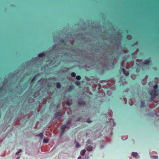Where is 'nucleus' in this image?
<instances>
[{
	"mask_svg": "<svg viewBox=\"0 0 159 159\" xmlns=\"http://www.w3.org/2000/svg\"><path fill=\"white\" fill-rule=\"evenodd\" d=\"M66 128H69V126H67L66 125H64L61 126V135L63 134L65 131V129Z\"/></svg>",
	"mask_w": 159,
	"mask_h": 159,
	"instance_id": "2",
	"label": "nucleus"
},
{
	"mask_svg": "<svg viewBox=\"0 0 159 159\" xmlns=\"http://www.w3.org/2000/svg\"><path fill=\"white\" fill-rule=\"evenodd\" d=\"M19 158H20V157H17L16 159H19Z\"/></svg>",
	"mask_w": 159,
	"mask_h": 159,
	"instance_id": "31",
	"label": "nucleus"
},
{
	"mask_svg": "<svg viewBox=\"0 0 159 159\" xmlns=\"http://www.w3.org/2000/svg\"><path fill=\"white\" fill-rule=\"evenodd\" d=\"M75 143L76 144V148H79L80 147V145L79 143H78L77 142H76V141H75Z\"/></svg>",
	"mask_w": 159,
	"mask_h": 159,
	"instance_id": "13",
	"label": "nucleus"
},
{
	"mask_svg": "<svg viewBox=\"0 0 159 159\" xmlns=\"http://www.w3.org/2000/svg\"><path fill=\"white\" fill-rule=\"evenodd\" d=\"M77 159H82V157L81 156H79Z\"/></svg>",
	"mask_w": 159,
	"mask_h": 159,
	"instance_id": "30",
	"label": "nucleus"
},
{
	"mask_svg": "<svg viewBox=\"0 0 159 159\" xmlns=\"http://www.w3.org/2000/svg\"><path fill=\"white\" fill-rule=\"evenodd\" d=\"M150 62H151L150 61V60H145L143 62V64L144 65H148V64H149L150 63Z\"/></svg>",
	"mask_w": 159,
	"mask_h": 159,
	"instance_id": "5",
	"label": "nucleus"
},
{
	"mask_svg": "<svg viewBox=\"0 0 159 159\" xmlns=\"http://www.w3.org/2000/svg\"><path fill=\"white\" fill-rule=\"evenodd\" d=\"M45 53L43 52H42L40 53L39 54L38 56L40 57H43L45 55Z\"/></svg>",
	"mask_w": 159,
	"mask_h": 159,
	"instance_id": "8",
	"label": "nucleus"
},
{
	"mask_svg": "<svg viewBox=\"0 0 159 159\" xmlns=\"http://www.w3.org/2000/svg\"><path fill=\"white\" fill-rule=\"evenodd\" d=\"M121 70L122 71H123V73L125 75H126L127 76L129 74V72L128 71L125 70L124 68H121Z\"/></svg>",
	"mask_w": 159,
	"mask_h": 159,
	"instance_id": "3",
	"label": "nucleus"
},
{
	"mask_svg": "<svg viewBox=\"0 0 159 159\" xmlns=\"http://www.w3.org/2000/svg\"><path fill=\"white\" fill-rule=\"evenodd\" d=\"M76 74L75 72H72L71 74V75L72 77H75Z\"/></svg>",
	"mask_w": 159,
	"mask_h": 159,
	"instance_id": "18",
	"label": "nucleus"
},
{
	"mask_svg": "<svg viewBox=\"0 0 159 159\" xmlns=\"http://www.w3.org/2000/svg\"><path fill=\"white\" fill-rule=\"evenodd\" d=\"M76 79L77 80H79L81 79V77L80 76L77 75L76 77Z\"/></svg>",
	"mask_w": 159,
	"mask_h": 159,
	"instance_id": "21",
	"label": "nucleus"
},
{
	"mask_svg": "<svg viewBox=\"0 0 159 159\" xmlns=\"http://www.w3.org/2000/svg\"><path fill=\"white\" fill-rule=\"evenodd\" d=\"M37 136H39L41 139H42L43 136V133H41L37 135Z\"/></svg>",
	"mask_w": 159,
	"mask_h": 159,
	"instance_id": "14",
	"label": "nucleus"
},
{
	"mask_svg": "<svg viewBox=\"0 0 159 159\" xmlns=\"http://www.w3.org/2000/svg\"><path fill=\"white\" fill-rule=\"evenodd\" d=\"M153 158H155V159H158V157L157 156H155L152 157Z\"/></svg>",
	"mask_w": 159,
	"mask_h": 159,
	"instance_id": "28",
	"label": "nucleus"
},
{
	"mask_svg": "<svg viewBox=\"0 0 159 159\" xmlns=\"http://www.w3.org/2000/svg\"><path fill=\"white\" fill-rule=\"evenodd\" d=\"M61 116V115H60L59 113V112H56L55 114V116L56 118H57L58 117Z\"/></svg>",
	"mask_w": 159,
	"mask_h": 159,
	"instance_id": "11",
	"label": "nucleus"
},
{
	"mask_svg": "<svg viewBox=\"0 0 159 159\" xmlns=\"http://www.w3.org/2000/svg\"><path fill=\"white\" fill-rule=\"evenodd\" d=\"M21 151H22V150L21 149H20L18 152H17L16 153V155L20 153V152H21Z\"/></svg>",
	"mask_w": 159,
	"mask_h": 159,
	"instance_id": "22",
	"label": "nucleus"
},
{
	"mask_svg": "<svg viewBox=\"0 0 159 159\" xmlns=\"http://www.w3.org/2000/svg\"><path fill=\"white\" fill-rule=\"evenodd\" d=\"M144 103L143 101H141V103L140 107H144Z\"/></svg>",
	"mask_w": 159,
	"mask_h": 159,
	"instance_id": "15",
	"label": "nucleus"
},
{
	"mask_svg": "<svg viewBox=\"0 0 159 159\" xmlns=\"http://www.w3.org/2000/svg\"><path fill=\"white\" fill-rule=\"evenodd\" d=\"M49 141V140L48 139V138H45L43 139V142L44 143H48Z\"/></svg>",
	"mask_w": 159,
	"mask_h": 159,
	"instance_id": "10",
	"label": "nucleus"
},
{
	"mask_svg": "<svg viewBox=\"0 0 159 159\" xmlns=\"http://www.w3.org/2000/svg\"><path fill=\"white\" fill-rule=\"evenodd\" d=\"M93 149V147L91 146H88L87 147V150L88 151H91Z\"/></svg>",
	"mask_w": 159,
	"mask_h": 159,
	"instance_id": "6",
	"label": "nucleus"
},
{
	"mask_svg": "<svg viewBox=\"0 0 159 159\" xmlns=\"http://www.w3.org/2000/svg\"><path fill=\"white\" fill-rule=\"evenodd\" d=\"M87 143L88 144H90L91 143V142H90V141L89 140H88L87 141Z\"/></svg>",
	"mask_w": 159,
	"mask_h": 159,
	"instance_id": "29",
	"label": "nucleus"
},
{
	"mask_svg": "<svg viewBox=\"0 0 159 159\" xmlns=\"http://www.w3.org/2000/svg\"><path fill=\"white\" fill-rule=\"evenodd\" d=\"M74 89V87H73V86H70V87L69 88V89Z\"/></svg>",
	"mask_w": 159,
	"mask_h": 159,
	"instance_id": "27",
	"label": "nucleus"
},
{
	"mask_svg": "<svg viewBox=\"0 0 159 159\" xmlns=\"http://www.w3.org/2000/svg\"><path fill=\"white\" fill-rule=\"evenodd\" d=\"M85 152H86L85 150V149L83 150L81 152V155L82 156L84 155Z\"/></svg>",
	"mask_w": 159,
	"mask_h": 159,
	"instance_id": "9",
	"label": "nucleus"
},
{
	"mask_svg": "<svg viewBox=\"0 0 159 159\" xmlns=\"http://www.w3.org/2000/svg\"><path fill=\"white\" fill-rule=\"evenodd\" d=\"M138 153L137 152H133L132 153V156L134 157H136L137 156Z\"/></svg>",
	"mask_w": 159,
	"mask_h": 159,
	"instance_id": "12",
	"label": "nucleus"
},
{
	"mask_svg": "<svg viewBox=\"0 0 159 159\" xmlns=\"http://www.w3.org/2000/svg\"><path fill=\"white\" fill-rule=\"evenodd\" d=\"M71 123V121L70 120H69L67 122L66 124L67 125H70Z\"/></svg>",
	"mask_w": 159,
	"mask_h": 159,
	"instance_id": "23",
	"label": "nucleus"
},
{
	"mask_svg": "<svg viewBox=\"0 0 159 159\" xmlns=\"http://www.w3.org/2000/svg\"><path fill=\"white\" fill-rule=\"evenodd\" d=\"M38 75H36L34 78L32 80V82H33L35 80V79H36V76H37Z\"/></svg>",
	"mask_w": 159,
	"mask_h": 159,
	"instance_id": "24",
	"label": "nucleus"
},
{
	"mask_svg": "<svg viewBox=\"0 0 159 159\" xmlns=\"http://www.w3.org/2000/svg\"><path fill=\"white\" fill-rule=\"evenodd\" d=\"M158 85L157 84H155L154 86H153V88L154 89H157L158 88Z\"/></svg>",
	"mask_w": 159,
	"mask_h": 159,
	"instance_id": "20",
	"label": "nucleus"
},
{
	"mask_svg": "<svg viewBox=\"0 0 159 159\" xmlns=\"http://www.w3.org/2000/svg\"><path fill=\"white\" fill-rule=\"evenodd\" d=\"M75 85H77V86H79V85L80 84V82L79 81H76L75 82Z\"/></svg>",
	"mask_w": 159,
	"mask_h": 159,
	"instance_id": "16",
	"label": "nucleus"
},
{
	"mask_svg": "<svg viewBox=\"0 0 159 159\" xmlns=\"http://www.w3.org/2000/svg\"><path fill=\"white\" fill-rule=\"evenodd\" d=\"M87 122L88 123H90L91 122V121L90 119H88L87 120Z\"/></svg>",
	"mask_w": 159,
	"mask_h": 159,
	"instance_id": "25",
	"label": "nucleus"
},
{
	"mask_svg": "<svg viewBox=\"0 0 159 159\" xmlns=\"http://www.w3.org/2000/svg\"><path fill=\"white\" fill-rule=\"evenodd\" d=\"M89 156H86L84 158V159H89Z\"/></svg>",
	"mask_w": 159,
	"mask_h": 159,
	"instance_id": "26",
	"label": "nucleus"
},
{
	"mask_svg": "<svg viewBox=\"0 0 159 159\" xmlns=\"http://www.w3.org/2000/svg\"><path fill=\"white\" fill-rule=\"evenodd\" d=\"M56 87L58 89H60L61 87V85L60 82H57L56 83Z\"/></svg>",
	"mask_w": 159,
	"mask_h": 159,
	"instance_id": "7",
	"label": "nucleus"
},
{
	"mask_svg": "<svg viewBox=\"0 0 159 159\" xmlns=\"http://www.w3.org/2000/svg\"><path fill=\"white\" fill-rule=\"evenodd\" d=\"M149 93L152 98H155L158 94V91L156 89H154L152 91H149Z\"/></svg>",
	"mask_w": 159,
	"mask_h": 159,
	"instance_id": "1",
	"label": "nucleus"
},
{
	"mask_svg": "<svg viewBox=\"0 0 159 159\" xmlns=\"http://www.w3.org/2000/svg\"><path fill=\"white\" fill-rule=\"evenodd\" d=\"M78 104L80 106H84L85 104V102L83 100H80L78 102Z\"/></svg>",
	"mask_w": 159,
	"mask_h": 159,
	"instance_id": "4",
	"label": "nucleus"
},
{
	"mask_svg": "<svg viewBox=\"0 0 159 159\" xmlns=\"http://www.w3.org/2000/svg\"><path fill=\"white\" fill-rule=\"evenodd\" d=\"M71 102L69 101H67L66 102V105L67 106H70L71 105Z\"/></svg>",
	"mask_w": 159,
	"mask_h": 159,
	"instance_id": "19",
	"label": "nucleus"
},
{
	"mask_svg": "<svg viewBox=\"0 0 159 159\" xmlns=\"http://www.w3.org/2000/svg\"><path fill=\"white\" fill-rule=\"evenodd\" d=\"M129 55H126L124 56V58L125 59V60H127L129 58Z\"/></svg>",
	"mask_w": 159,
	"mask_h": 159,
	"instance_id": "17",
	"label": "nucleus"
}]
</instances>
